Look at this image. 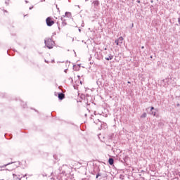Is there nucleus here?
<instances>
[{
  "instance_id": "nucleus-20",
  "label": "nucleus",
  "mask_w": 180,
  "mask_h": 180,
  "mask_svg": "<svg viewBox=\"0 0 180 180\" xmlns=\"http://www.w3.org/2000/svg\"><path fill=\"white\" fill-rule=\"evenodd\" d=\"M141 49H144V46H142Z\"/></svg>"
},
{
  "instance_id": "nucleus-1",
  "label": "nucleus",
  "mask_w": 180,
  "mask_h": 180,
  "mask_svg": "<svg viewBox=\"0 0 180 180\" xmlns=\"http://www.w3.org/2000/svg\"><path fill=\"white\" fill-rule=\"evenodd\" d=\"M53 44L54 41H53L51 39L45 40V45L48 49H53Z\"/></svg>"
},
{
  "instance_id": "nucleus-18",
  "label": "nucleus",
  "mask_w": 180,
  "mask_h": 180,
  "mask_svg": "<svg viewBox=\"0 0 180 180\" xmlns=\"http://www.w3.org/2000/svg\"><path fill=\"white\" fill-rule=\"evenodd\" d=\"M137 2H138L139 4H140V1H137Z\"/></svg>"
},
{
  "instance_id": "nucleus-12",
  "label": "nucleus",
  "mask_w": 180,
  "mask_h": 180,
  "mask_svg": "<svg viewBox=\"0 0 180 180\" xmlns=\"http://www.w3.org/2000/svg\"><path fill=\"white\" fill-rule=\"evenodd\" d=\"M157 112H155V111H151V115H153V116H155Z\"/></svg>"
},
{
  "instance_id": "nucleus-11",
  "label": "nucleus",
  "mask_w": 180,
  "mask_h": 180,
  "mask_svg": "<svg viewBox=\"0 0 180 180\" xmlns=\"http://www.w3.org/2000/svg\"><path fill=\"white\" fill-rule=\"evenodd\" d=\"M115 43L117 46H120L117 39L115 40Z\"/></svg>"
},
{
  "instance_id": "nucleus-8",
  "label": "nucleus",
  "mask_w": 180,
  "mask_h": 180,
  "mask_svg": "<svg viewBox=\"0 0 180 180\" xmlns=\"http://www.w3.org/2000/svg\"><path fill=\"white\" fill-rule=\"evenodd\" d=\"M63 16H65L66 18H71V13H70V12H66V13H65V15H63Z\"/></svg>"
},
{
  "instance_id": "nucleus-19",
  "label": "nucleus",
  "mask_w": 180,
  "mask_h": 180,
  "mask_svg": "<svg viewBox=\"0 0 180 180\" xmlns=\"http://www.w3.org/2000/svg\"><path fill=\"white\" fill-rule=\"evenodd\" d=\"M104 50H108V49L105 48Z\"/></svg>"
},
{
  "instance_id": "nucleus-10",
  "label": "nucleus",
  "mask_w": 180,
  "mask_h": 180,
  "mask_svg": "<svg viewBox=\"0 0 180 180\" xmlns=\"http://www.w3.org/2000/svg\"><path fill=\"white\" fill-rule=\"evenodd\" d=\"M11 164H13V162H10V163H8L6 165H4V166L1 167V168H5V167H8V165H11Z\"/></svg>"
},
{
  "instance_id": "nucleus-2",
  "label": "nucleus",
  "mask_w": 180,
  "mask_h": 180,
  "mask_svg": "<svg viewBox=\"0 0 180 180\" xmlns=\"http://www.w3.org/2000/svg\"><path fill=\"white\" fill-rule=\"evenodd\" d=\"M46 20L47 26H53L54 21L51 20V18L48 17Z\"/></svg>"
},
{
  "instance_id": "nucleus-23",
  "label": "nucleus",
  "mask_w": 180,
  "mask_h": 180,
  "mask_svg": "<svg viewBox=\"0 0 180 180\" xmlns=\"http://www.w3.org/2000/svg\"><path fill=\"white\" fill-rule=\"evenodd\" d=\"M52 63H54V60H52Z\"/></svg>"
},
{
  "instance_id": "nucleus-17",
  "label": "nucleus",
  "mask_w": 180,
  "mask_h": 180,
  "mask_svg": "<svg viewBox=\"0 0 180 180\" xmlns=\"http://www.w3.org/2000/svg\"><path fill=\"white\" fill-rule=\"evenodd\" d=\"M65 72H67V69L65 70Z\"/></svg>"
},
{
  "instance_id": "nucleus-4",
  "label": "nucleus",
  "mask_w": 180,
  "mask_h": 180,
  "mask_svg": "<svg viewBox=\"0 0 180 180\" xmlns=\"http://www.w3.org/2000/svg\"><path fill=\"white\" fill-rule=\"evenodd\" d=\"M64 98H65L64 94H63V93L58 94V98H59L60 101H63V99H64Z\"/></svg>"
},
{
  "instance_id": "nucleus-3",
  "label": "nucleus",
  "mask_w": 180,
  "mask_h": 180,
  "mask_svg": "<svg viewBox=\"0 0 180 180\" xmlns=\"http://www.w3.org/2000/svg\"><path fill=\"white\" fill-rule=\"evenodd\" d=\"M117 40L118 41L120 46H122V44H123V40L124 39L122 37H120Z\"/></svg>"
},
{
  "instance_id": "nucleus-16",
  "label": "nucleus",
  "mask_w": 180,
  "mask_h": 180,
  "mask_svg": "<svg viewBox=\"0 0 180 180\" xmlns=\"http://www.w3.org/2000/svg\"><path fill=\"white\" fill-rule=\"evenodd\" d=\"M45 63H49L46 60H45Z\"/></svg>"
},
{
  "instance_id": "nucleus-14",
  "label": "nucleus",
  "mask_w": 180,
  "mask_h": 180,
  "mask_svg": "<svg viewBox=\"0 0 180 180\" xmlns=\"http://www.w3.org/2000/svg\"><path fill=\"white\" fill-rule=\"evenodd\" d=\"M153 110H154V107H151L150 108V111L153 112Z\"/></svg>"
},
{
  "instance_id": "nucleus-15",
  "label": "nucleus",
  "mask_w": 180,
  "mask_h": 180,
  "mask_svg": "<svg viewBox=\"0 0 180 180\" xmlns=\"http://www.w3.org/2000/svg\"><path fill=\"white\" fill-rule=\"evenodd\" d=\"M32 9H33V6L30 7V11H32Z\"/></svg>"
},
{
  "instance_id": "nucleus-24",
  "label": "nucleus",
  "mask_w": 180,
  "mask_h": 180,
  "mask_svg": "<svg viewBox=\"0 0 180 180\" xmlns=\"http://www.w3.org/2000/svg\"><path fill=\"white\" fill-rule=\"evenodd\" d=\"M128 84H130V82H128Z\"/></svg>"
},
{
  "instance_id": "nucleus-6",
  "label": "nucleus",
  "mask_w": 180,
  "mask_h": 180,
  "mask_svg": "<svg viewBox=\"0 0 180 180\" xmlns=\"http://www.w3.org/2000/svg\"><path fill=\"white\" fill-rule=\"evenodd\" d=\"M105 60H107V61H110V60H113V56H112V54H110L108 57L105 58Z\"/></svg>"
},
{
  "instance_id": "nucleus-21",
  "label": "nucleus",
  "mask_w": 180,
  "mask_h": 180,
  "mask_svg": "<svg viewBox=\"0 0 180 180\" xmlns=\"http://www.w3.org/2000/svg\"><path fill=\"white\" fill-rule=\"evenodd\" d=\"M86 1V2H87V1H89V0H85Z\"/></svg>"
},
{
  "instance_id": "nucleus-9",
  "label": "nucleus",
  "mask_w": 180,
  "mask_h": 180,
  "mask_svg": "<svg viewBox=\"0 0 180 180\" xmlns=\"http://www.w3.org/2000/svg\"><path fill=\"white\" fill-rule=\"evenodd\" d=\"M146 117H147V113H146V112L143 113V114L141 115V119H144V118H146Z\"/></svg>"
},
{
  "instance_id": "nucleus-7",
  "label": "nucleus",
  "mask_w": 180,
  "mask_h": 180,
  "mask_svg": "<svg viewBox=\"0 0 180 180\" xmlns=\"http://www.w3.org/2000/svg\"><path fill=\"white\" fill-rule=\"evenodd\" d=\"M93 4H94V6H99L100 3H99V1L96 0V1H93Z\"/></svg>"
},
{
  "instance_id": "nucleus-5",
  "label": "nucleus",
  "mask_w": 180,
  "mask_h": 180,
  "mask_svg": "<svg viewBox=\"0 0 180 180\" xmlns=\"http://www.w3.org/2000/svg\"><path fill=\"white\" fill-rule=\"evenodd\" d=\"M108 162H109L110 165H113V164H115V160H113V158H110L108 159Z\"/></svg>"
},
{
  "instance_id": "nucleus-13",
  "label": "nucleus",
  "mask_w": 180,
  "mask_h": 180,
  "mask_svg": "<svg viewBox=\"0 0 180 180\" xmlns=\"http://www.w3.org/2000/svg\"><path fill=\"white\" fill-rule=\"evenodd\" d=\"M101 176V174L98 173L96 178H99Z\"/></svg>"
},
{
  "instance_id": "nucleus-22",
  "label": "nucleus",
  "mask_w": 180,
  "mask_h": 180,
  "mask_svg": "<svg viewBox=\"0 0 180 180\" xmlns=\"http://www.w3.org/2000/svg\"><path fill=\"white\" fill-rule=\"evenodd\" d=\"M26 4H27V1H25Z\"/></svg>"
}]
</instances>
